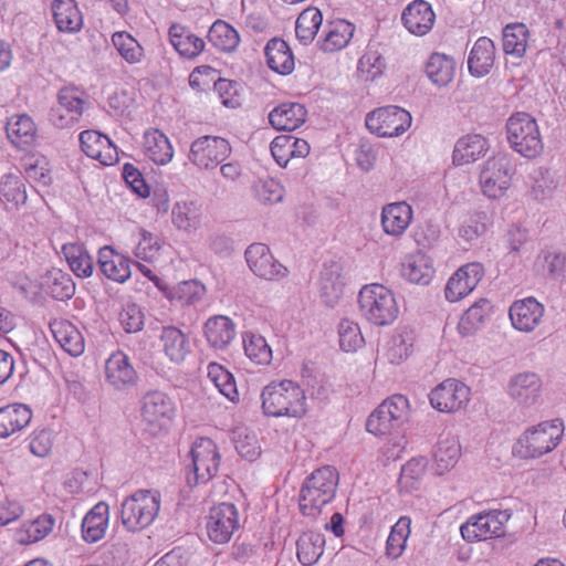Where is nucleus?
Wrapping results in <instances>:
<instances>
[{
	"label": "nucleus",
	"mask_w": 566,
	"mask_h": 566,
	"mask_svg": "<svg viewBox=\"0 0 566 566\" xmlns=\"http://www.w3.org/2000/svg\"><path fill=\"white\" fill-rule=\"evenodd\" d=\"M410 416V402L403 395L385 399L367 418L366 430L376 437L397 432Z\"/></svg>",
	"instance_id": "nucleus-5"
},
{
	"label": "nucleus",
	"mask_w": 566,
	"mask_h": 566,
	"mask_svg": "<svg viewBox=\"0 0 566 566\" xmlns=\"http://www.w3.org/2000/svg\"><path fill=\"white\" fill-rule=\"evenodd\" d=\"M413 219V210L405 201L388 203L381 211V226L385 233L391 237H400L410 226Z\"/></svg>",
	"instance_id": "nucleus-27"
},
{
	"label": "nucleus",
	"mask_w": 566,
	"mask_h": 566,
	"mask_svg": "<svg viewBox=\"0 0 566 566\" xmlns=\"http://www.w3.org/2000/svg\"><path fill=\"white\" fill-rule=\"evenodd\" d=\"M261 408L266 417L301 419L307 413V398L297 382L273 380L261 391Z\"/></svg>",
	"instance_id": "nucleus-1"
},
{
	"label": "nucleus",
	"mask_w": 566,
	"mask_h": 566,
	"mask_svg": "<svg viewBox=\"0 0 566 566\" xmlns=\"http://www.w3.org/2000/svg\"><path fill=\"white\" fill-rule=\"evenodd\" d=\"M488 142L481 135H467L460 138L453 150V163L457 165H468L476 161L485 155Z\"/></svg>",
	"instance_id": "nucleus-43"
},
{
	"label": "nucleus",
	"mask_w": 566,
	"mask_h": 566,
	"mask_svg": "<svg viewBox=\"0 0 566 566\" xmlns=\"http://www.w3.org/2000/svg\"><path fill=\"white\" fill-rule=\"evenodd\" d=\"M54 518L42 514L34 520L23 522L14 531V541L20 545H31L45 538L53 530Z\"/></svg>",
	"instance_id": "nucleus-41"
},
{
	"label": "nucleus",
	"mask_w": 566,
	"mask_h": 566,
	"mask_svg": "<svg viewBox=\"0 0 566 566\" xmlns=\"http://www.w3.org/2000/svg\"><path fill=\"white\" fill-rule=\"evenodd\" d=\"M191 459L198 482L210 481L220 467V453L217 444L209 438H198L191 447Z\"/></svg>",
	"instance_id": "nucleus-17"
},
{
	"label": "nucleus",
	"mask_w": 566,
	"mask_h": 566,
	"mask_svg": "<svg viewBox=\"0 0 566 566\" xmlns=\"http://www.w3.org/2000/svg\"><path fill=\"white\" fill-rule=\"evenodd\" d=\"M97 263L108 280L124 283L130 277V259L109 245L99 249Z\"/></svg>",
	"instance_id": "nucleus-25"
},
{
	"label": "nucleus",
	"mask_w": 566,
	"mask_h": 566,
	"mask_svg": "<svg viewBox=\"0 0 566 566\" xmlns=\"http://www.w3.org/2000/svg\"><path fill=\"white\" fill-rule=\"evenodd\" d=\"M461 458V444L455 437H441L432 454V468L437 474H444L455 467Z\"/></svg>",
	"instance_id": "nucleus-35"
},
{
	"label": "nucleus",
	"mask_w": 566,
	"mask_h": 566,
	"mask_svg": "<svg viewBox=\"0 0 566 566\" xmlns=\"http://www.w3.org/2000/svg\"><path fill=\"white\" fill-rule=\"evenodd\" d=\"M86 108V94L81 88L69 85L59 91L57 106L51 113V122L57 128L75 125Z\"/></svg>",
	"instance_id": "nucleus-15"
},
{
	"label": "nucleus",
	"mask_w": 566,
	"mask_h": 566,
	"mask_svg": "<svg viewBox=\"0 0 566 566\" xmlns=\"http://www.w3.org/2000/svg\"><path fill=\"white\" fill-rule=\"evenodd\" d=\"M169 40L174 49L187 59L197 57L206 46L201 38L179 23H174L169 28Z\"/></svg>",
	"instance_id": "nucleus-40"
},
{
	"label": "nucleus",
	"mask_w": 566,
	"mask_h": 566,
	"mask_svg": "<svg viewBox=\"0 0 566 566\" xmlns=\"http://www.w3.org/2000/svg\"><path fill=\"white\" fill-rule=\"evenodd\" d=\"M411 354L409 345L401 336L391 337L378 350V359L390 365L403 363Z\"/></svg>",
	"instance_id": "nucleus-59"
},
{
	"label": "nucleus",
	"mask_w": 566,
	"mask_h": 566,
	"mask_svg": "<svg viewBox=\"0 0 566 566\" xmlns=\"http://www.w3.org/2000/svg\"><path fill=\"white\" fill-rule=\"evenodd\" d=\"M53 19L61 32L75 33L83 27V15L75 0H54Z\"/></svg>",
	"instance_id": "nucleus-39"
},
{
	"label": "nucleus",
	"mask_w": 566,
	"mask_h": 566,
	"mask_svg": "<svg viewBox=\"0 0 566 566\" xmlns=\"http://www.w3.org/2000/svg\"><path fill=\"white\" fill-rule=\"evenodd\" d=\"M338 332L339 345L344 352L352 353L363 347L365 340L357 323L344 319Z\"/></svg>",
	"instance_id": "nucleus-61"
},
{
	"label": "nucleus",
	"mask_w": 566,
	"mask_h": 566,
	"mask_svg": "<svg viewBox=\"0 0 566 566\" xmlns=\"http://www.w3.org/2000/svg\"><path fill=\"white\" fill-rule=\"evenodd\" d=\"M172 222L182 230L197 228L199 224V210L192 202H178L172 209Z\"/></svg>",
	"instance_id": "nucleus-62"
},
{
	"label": "nucleus",
	"mask_w": 566,
	"mask_h": 566,
	"mask_svg": "<svg viewBox=\"0 0 566 566\" xmlns=\"http://www.w3.org/2000/svg\"><path fill=\"white\" fill-rule=\"evenodd\" d=\"M427 460L422 457L407 461L400 472L399 484L407 491L417 490L426 475Z\"/></svg>",
	"instance_id": "nucleus-58"
},
{
	"label": "nucleus",
	"mask_w": 566,
	"mask_h": 566,
	"mask_svg": "<svg viewBox=\"0 0 566 566\" xmlns=\"http://www.w3.org/2000/svg\"><path fill=\"white\" fill-rule=\"evenodd\" d=\"M411 123V114L396 105L378 107L365 118L367 129L380 138L401 136L410 128Z\"/></svg>",
	"instance_id": "nucleus-10"
},
{
	"label": "nucleus",
	"mask_w": 566,
	"mask_h": 566,
	"mask_svg": "<svg viewBox=\"0 0 566 566\" xmlns=\"http://www.w3.org/2000/svg\"><path fill=\"white\" fill-rule=\"evenodd\" d=\"M62 253L71 269L78 277H90L94 271V262L86 249L80 243H65Z\"/></svg>",
	"instance_id": "nucleus-48"
},
{
	"label": "nucleus",
	"mask_w": 566,
	"mask_h": 566,
	"mask_svg": "<svg viewBox=\"0 0 566 566\" xmlns=\"http://www.w3.org/2000/svg\"><path fill=\"white\" fill-rule=\"evenodd\" d=\"M156 285L170 302L180 306L197 304L206 295V286L196 280L182 281L172 287L161 286L157 280Z\"/></svg>",
	"instance_id": "nucleus-37"
},
{
	"label": "nucleus",
	"mask_w": 566,
	"mask_h": 566,
	"mask_svg": "<svg viewBox=\"0 0 566 566\" xmlns=\"http://www.w3.org/2000/svg\"><path fill=\"white\" fill-rule=\"evenodd\" d=\"M402 274L412 283L428 284L434 274L432 261L422 252L411 253L402 265Z\"/></svg>",
	"instance_id": "nucleus-45"
},
{
	"label": "nucleus",
	"mask_w": 566,
	"mask_h": 566,
	"mask_svg": "<svg viewBox=\"0 0 566 566\" xmlns=\"http://www.w3.org/2000/svg\"><path fill=\"white\" fill-rule=\"evenodd\" d=\"M339 475L334 467L316 469L307 476L300 491L298 506L304 516L316 518L336 495Z\"/></svg>",
	"instance_id": "nucleus-2"
},
{
	"label": "nucleus",
	"mask_w": 566,
	"mask_h": 566,
	"mask_svg": "<svg viewBox=\"0 0 566 566\" xmlns=\"http://www.w3.org/2000/svg\"><path fill=\"white\" fill-rule=\"evenodd\" d=\"M515 167L506 154L490 157L480 172V187L484 196L500 199L506 196L513 186Z\"/></svg>",
	"instance_id": "nucleus-8"
},
{
	"label": "nucleus",
	"mask_w": 566,
	"mask_h": 566,
	"mask_svg": "<svg viewBox=\"0 0 566 566\" xmlns=\"http://www.w3.org/2000/svg\"><path fill=\"white\" fill-rule=\"evenodd\" d=\"M271 154L281 167H286L293 158H305L310 154V145L303 138L292 135L276 136L270 146Z\"/></svg>",
	"instance_id": "nucleus-28"
},
{
	"label": "nucleus",
	"mask_w": 566,
	"mask_h": 566,
	"mask_svg": "<svg viewBox=\"0 0 566 566\" xmlns=\"http://www.w3.org/2000/svg\"><path fill=\"white\" fill-rule=\"evenodd\" d=\"M563 434L562 420L543 421L522 433L513 447V453L521 459L541 458L560 443Z\"/></svg>",
	"instance_id": "nucleus-3"
},
{
	"label": "nucleus",
	"mask_w": 566,
	"mask_h": 566,
	"mask_svg": "<svg viewBox=\"0 0 566 566\" xmlns=\"http://www.w3.org/2000/svg\"><path fill=\"white\" fill-rule=\"evenodd\" d=\"M32 410L23 403H10L0 408V438H9L24 428L32 420Z\"/></svg>",
	"instance_id": "nucleus-32"
},
{
	"label": "nucleus",
	"mask_w": 566,
	"mask_h": 566,
	"mask_svg": "<svg viewBox=\"0 0 566 566\" xmlns=\"http://www.w3.org/2000/svg\"><path fill=\"white\" fill-rule=\"evenodd\" d=\"M105 379L115 389H125L137 382V371L122 350L114 352L104 366Z\"/></svg>",
	"instance_id": "nucleus-21"
},
{
	"label": "nucleus",
	"mask_w": 566,
	"mask_h": 566,
	"mask_svg": "<svg viewBox=\"0 0 566 566\" xmlns=\"http://www.w3.org/2000/svg\"><path fill=\"white\" fill-rule=\"evenodd\" d=\"M143 139L144 155L155 165L165 166L172 160L174 147L163 132L150 128L145 132Z\"/></svg>",
	"instance_id": "nucleus-31"
},
{
	"label": "nucleus",
	"mask_w": 566,
	"mask_h": 566,
	"mask_svg": "<svg viewBox=\"0 0 566 566\" xmlns=\"http://www.w3.org/2000/svg\"><path fill=\"white\" fill-rule=\"evenodd\" d=\"M219 78L220 76L216 69L210 65H200L190 73L189 85L198 92H203L210 88L211 85L214 87Z\"/></svg>",
	"instance_id": "nucleus-64"
},
{
	"label": "nucleus",
	"mask_w": 566,
	"mask_h": 566,
	"mask_svg": "<svg viewBox=\"0 0 566 566\" xmlns=\"http://www.w3.org/2000/svg\"><path fill=\"white\" fill-rule=\"evenodd\" d=\"M543 390V381L534 371H522L513 375L506 386L507 395L521 405L535 403Z\"/></svg>",
	"instance_id": "nucleus-20"
},
{
	"label": "nucleus",
	"mask_w": 566,
	"mask_h": 566,
	"mask_svg": "<svg viewBox=\"0 0 566 566\" xmlns=\"http://www.w3.org/2000/svg\"><path fill=\"white\" fill-rule=\"evenodd\" d=\"M109 506L105 502L95 504L84 516L82 522L83 539L96 543L104 538L108 528Z\"/></svg>",
	"instance_id": "nucleus-33"
},
{
	"label": "nucleus",
	"mask_w": 566,
	"mask_h": 566,
	"mask_svg": "<svg viewBox=\"0 0 566 566\" xmlns=\"http://www.w3.org/2000/svg\"><path fill=\"white\" fill-rule=\"evenodd\" d=\"M470 400V387L454 378L443 380L429 395L431 407L446 413H454L465 409Z\"/></svg>",
	"instance_id": "nucleus-14"
},
{
	"label": "nucleus",
	"mask_w": 566,
	"mask_h": 566,
	"mask_svg": "<svg viewBox=\"0 0 566 566\" xmlns=\"http://www.w3.org/2000/svg\"><path fill=\"white\" fill-rule=\"evenodd\" d=\"M528 44V29L523 23H513L503 30V50L506 54L522 57Z\"/></svg>",
	"instance_id": "nucleus-54"
},
{
	"label": "nucleus",
	"mask_w": 566,
	"mask_h": 566,
	"mask_svg": "<svg viewBox=\"0 0 566 566\" xmlns=\"http://www.w3.org/2000/svg\"><path fill=\"white\" fill-rule=\"evenodd\" d=\"M232 151L228 139L205 135L191 143L188 159L199 169L212 170L223 163Z\"/></svg>",
	"instance_id": "nucleus-13"
},
{
	"label": "nucleus",
	"mask_w": 566,
	"mask_h": 566,
	"mask_svg": "<svg viewBox=\"0 0 566 566\" xmlns=\"http://www.w3.org/2000/svg\"><path fill=\"white\" fill-rule=\"evenodd\" d=\"M50 329L54 339L65 353L73 357H78L84 353V337L72 322L56 318L50 323Z\"/></svg>",
	"instance_id": "nucleus-26"
},
{
	"label": "nucleus",
	"mask_w": 566,
	"mask_h": 566,
	"mask_svg": "<svg viewBox=\"0 0 566 566\" xmlns=\"http://www.w3.org/2000/svg\"><path fill=\"white\" fill-rule=\"evenodd\" d=\"M325 538L319 533L305 532L296 542V556L304 566H313L323 555Z\"/></svg>",
	"instance_id": "nucleus-47"
},
{
	"label": "nucleus",
	"mask_w": 566,
	"mask_h": 566,
	"mask_svg": "<svg viewBox=\"0 0 566 566\" xmlns=\"http://www.w3.org/2000/svg\"><path fill=\"white\" fill-rule=\"evenodd\" d=\"M82 151L103 166H113L118 163V151L114 143L97 130H84L80 134Z\"/></svg>",
	"instance_id": "nucleus-18"
},
{
	"label": "nucleus",
	"mask_w": 566,
	"mask_h": 566,
	"mask_svg": "<svg viewBox=\"0 0 566 566\" xmlns=\"http://www.w3.org/2000/svg\"><path fill=\"white\" fill-rule=\"evenodd\" d=\"M307 111L300 103H282L269 114L270 124L277 130H294L306 119Z\"/></svg>",
	"instance_id": "nucleus-36"
},
{
	"label": "nucleus",
	"mask_w": 566,
	"mask_h": 566,
	"mask_svg": "<svg viewBox=\"0 0 566 566\" xmlns=\"http://www.w3.org/2000/svg\"><path fill=\"white\" fill-rule=\"evenodd\" d=\"M160 249V240L156 234L145 229L139 230L138 241L134 250L137 259L154 262L158 258Z\"/></svg>",
	"instance_id": "nucleus-60"
},
{
	"label": "nucleus",
	"mask_w": 566,
	"mask_h": 566,
	"mask_svg": "<svg viewBox=\"0 0 566 566\" xmlns=\"http://www.w3.org/2000/svg\"><path fill=\"white\" fill-rule=\"evenodd\" d=\"M484 273V266L480 262H469L460 266L447 281L446 300L455 303L469 296L479 285Z\"/></svg>",
	"instance_id": "nucleus-16"
},
{
	"label": "nucleus",
	"mask_w": 566,
	"mask_h": 566,
	"mask_svg": "<svg viewBox=\"0 0 566 566\" xmlns=\"http://www.w3.org/2000/svg\"><path fill=\"white\" fill-rule=\"evenodd\" d=\"M401 20L410 33L424 35L432 29L436 14L427 1L415 0L403 10Z\"/></svg>",
	"instance_id": "nucleus-23"
},
{
	"label": "nucleus",
	"mask_w": 566,
	"mask_h": 566,
	"mask_svg": "<svg viewBox=\"0 0 566 566\" xmlns=\"http://www.w3.org/2000/svg\"><path fill=\"white\" fill-rule=\"evenodd\" d=\"M176 410L175 401L159 390L149 391L142 399V420L153 434L168 429L176 416Z\"/></svg>",
	"instance_id": "nucleus-11"
},
{
	"label": "nucleus",
	"mask_w": 566,
	"mask_h": 566,
	"mask_svg": "<svg viewBox=\"0 0 566 566\" xmlns=\"http://www.w3.org/2000/svg\"><path fill=\"white\" fill-rule=\"evenodd\" d=\"M510 517L511 515L506 511L501 510H488L473 514L461 524V536L467 543L503 537Z\"/></svg>",
	"instance_id": "nucleus-9"
},
{
	"label": "nucleus",
	"mask_w": 566,
	"mask_h": 566,
	"mask_svg": "<svg viewBox=\"0 0 566 566\" xmlns=\"http://www.w3.org/2000/svg\"><path fill=\"white\" fill-rule=\"evenodd\" d=\"M241 527L238 507L230 502L214 504L207 517V535L214 544H227Z\"/></svg>",
	"instance_id": "nucleus-12"
},
{
	"label": "nucleus",
	"mask_w": 566,
	"mask_h": 566,
	"mask_svg": "<svg viewBox=\"0 0 566 566\" xmlns=\"http://www.w3.org/2000/svg\"><path fill=\"white\" fill-rule=\"evenodd\" d=\"M209 42L217 49L231 52L237 49L240 43L238 31L229 23L217 20L208 32Z\"/></svg>",
	"instance_id": "nucleus-55"
},
{
	"label": "nucleus",
	"mask_w": 566,
	"mask_h": 566,
	"mask_svg": "<svg viewBox=\"0 0 566 566\" xmlns=\"http://www.w3.org/2000/svg\"><path fill=\"white\" fill-rule=\"evenodd\" d=\"M160 342L165 355L174 363H181L190 353V344L186 334L177 327H165Z\"/></svg>",
	"instance_id": "nucleus-44"
},
{
	"label": "nucleus",
	"mask_w": 566,
	"mask_h": 566,
	"mask_svg": "<svg viewBox=\"0 0 566 566\" xmlns=\"http://www.w3.org/2000/svg\"><path fill=\"white\" fill-rule=\"evenodd\" d=\"M410 525V517L401 516L391 527L386 543V554L389 558L396 559L403 554L411 533Z\"/></svg>",
	"instance_id": "nucleus-56"
},
{
	"label": "nucleus",
	"mask_w": 566,
	"mask_h": 566,
	"mask_svg": "<svg viewBox=\"0 0 566 566\" xmlns=\"http://www.w3.org/2000/svg\"><path fill=\"white\" fill-rule=\"evenodd\" d=\"M361 315L376 326L392 324L399 316V306L391 290L382 284L365 285L358 294Z\"/></svg>",
	"instance_id": "nucleus-4"
},
{
	"label": "nucleus",
	"mask_w": 566,
	"mask_h": 566,
	"mask_svg": "<svg viewBox=\"0 0 566 566\" xmlns=\"http://www.w3.org/2000/svg\"><path fill=\"white\" fill-rule=\"evenodd\" d=\"M245 259L251 271L260 277L274 280L286 274L287 270L274 260L264 243H253L245 251Z\"/></svg>",
	"instance_id": "nucleus-19"
},
{
	"label": "nucleus",
	"mask_w": 566,
	"mask_h": 566,
	"mask_svg": "<svg viewBox=\"0 0 566 566\" xmlns=\"http://www.w3.org/2000/svg\"><path fill=\"white\" fill-rule=\"evenodd\" d=\"M494 61L495 46L493 41L485 36L479 38L469 55V71L474 76H484L493 67Z\"/></svg>",
	"instance_id": "nucleus-38"
},
{
	"label": "nucleus",
	"mask_w": 566,
	"mask_h": 566,
	"mask_svg": "<svg viewBox=\"0 0 566 566\" xmlns=\"http://www.w3.org/2000/svg\"><path fill=\"white\" fill-rule=\"evenodd\" d=\"M510 319L515 329L533 332L542 322L544 306L534 297L515 301L509 311Z\"/></svg>",
	"instance_id": "nucleus-22"
},
{
	"label": "nucleus",
	"mask_w": 566,
	"mask_h": 566,
	"mask_svg": "<svg viewBox=\"0 0 566 566\" xmlns=\"http://www.w3.org/2000/svg\"><path fill=\"white\" fill-rule=\"evenodd\" d=\"M323 23V14L315 7L304 9L296 19V39L304 45L311 44Z\"/></svg>",
	"instance_id": "nucleus-49"
},
{
	"label": "nucleus",
	"mask_w": 566,
	"mask_h": 566,
	"mask_svg": "<svg viewBox=\"0 0 566 566\" xmlns=\"http://www.w3.org/2000/svg\"><path fill=\"white\" fill-rule=\"evenodd\" d=\"M269 67L281 75H289L294 71L295 59L289 44L279 38L271 39L264 49Z\"/></svg>",
	"instance_id": "nucleus-34"
},
{
	"label": "nucleus",
	"mask_w": 566,
	"mask_h": 566,
	"mask_svg": "<svg viewBox=\"0 0 566 566\" xmlns=\"http://www.w3.org/2000/svg\"><path fill=\"white\" fill-rule=\"evenodd\" d=\"M112 43L119 56L128 64H138L145 57L142 44L126 31L115 32L112 35Z\"/></svg>",
	"instance_id": "nucleus-53"
},
{
	"label": "nucleus",
	"mask_w": 566,
	"mask_h": 566,
	"mask_svg": "<svg viewBox=\"0 0 566 566\" xmlns=\"http://www.w3.org/2000/svg\"><path fill=\"white\" fill-rule=\"evenodd\" d=\"M355 33V25L347 20L336 19L327 22L321 40L319 49L325 53H334L345 49Z\"/></svg>",
	"instance_id": "nucleus-24"
},
{
	"label": "nucleus",
	"mask_w": 566,
	"mask_h": 566,
	"mask_svg": "<svg viewBox=\"0 0 566 566\" xmlns=\"http://www.w3.org/2000/svg\"><path fill=\"white\" fill-rule=\"evenodd\" d=\"M493 305L488 298L475 301L460 317L458 332L462 336H469L479 331L491 317Z\"/></svg>",
	"instance_id": "nucleus-42"
},
{
	"label": "nucleus",
	"mask_w": 566,
	"mask_h": 566,
	"mask_svg": "<svg viewBox=\"0 0 566 566\" xmlns=\"http://www.w3.org/2000/svg\"><path fill=\"white\" fill-rule=\"evenodd\" d=\"M0 199L8 209H19L28 199L25 184L19 176L6 175L0 184Z\"/></svg>",
	"instance_id": "nucleus-50"
},
{
	"label": "nucleus",
	"mask_w": 566,
	"mask_h": 566,
	"mask_svg": "<svg viewBox=\"0 0 566 566\" xmlns=\"http://www.w3.org/2000/svg\"><path fill=\"white\" fill-rule=\"evenodd\" d=\"M455 69L452 57L442 53H433L427 62L426 73L433 84L447 86L453 81Z\"/></svg>",
	"instance_id": "nucleus-46"
},
{
	"label": "nucleus",
	"mask_w": 566,
	"mask_h": 566,
	"mask_svg": "<svg viewBox=\"0 0 566 566\" xmlns=\"http://www.w3.org/2000/svg\"><path fill=\"white\" fill-rule=\"evenodd\" d=\"M386 71V61L381 53L368 46L357 63L358 76L365 82H374L381 77Z\"/></svg>",
	"instance_id": "nucleus-51"
},
{
	"label": "nucleus",
	"mask_w": 566,
	"mask_h": 566,
	"mask_svg": "<svg viewBox=\"0 0 566 566\" xmlns=\"http://www.w3.org/2000/svg\"><path fill=\"white\" fill-rule=\"evenodd\" d=\"M486 216L478 212L469 216L461 223L458 235L463 241L471 243L486 231Z\"/></svg>",
	"instance_id": "nucleus-63"
},
{
	"label": "nucleus",
	"mask_w": 566,
	"mask_h": 566,
	"mask_svg": "<svg viewBox=\"0 0 566 566\" xmlns=\"http://www.w3.org/2000/svg\"><path fill=\"white\" fill-rule=\"evenodd\" d=\"M208 344L216 349H226L235 338L237 329L233 321L226 315H214L203 326Z\"/></svg>",
	"instance_id": "nucleus-30"
},
{
	"label": "nucleus",
	"mask_w": 566,
	"mask_h": 566,
	"mask_svg": "<svg viewBox=\"0 0 566 566\" xmlns=\"http://www.w3.org/2000/svg\"><path fill=\"white\" fill-rule=\"evenodd\" d=\"M207 376L221 395L232 402L239 400V390L233 375L222 365L210 363L207 367Z\"/></svg>",
	"instance_id": "nucleus-52"
},
{
	"label": "nucleus",
	"mask_w": 566,
	"mask_h": 566,
	"mask_svg": "<svg viewBox=\"0 0 566 566\" xmlns=\"http://www.w3.org/2000/svg\"><path fill=\"white\" fill-rule=\"evenodd\" d=\"M160 511V494L150 490H138L122 503L120 520L130 532L149 526Z\"/></svg>",
	"instance_id": "nucleus-6"
},
{
	"label": "nucleus",
	"mask_w": 566,
	"mask_h": 566,
	"mask_svg": "<svg viewBox=\"0 0 566 566\" xmlns=\"http://www.w3.org/2000/svg\"><path fill=\"white\" fill-rule=\"evenodd\" d=\"M242 339L244 353L251 361L258 365H269L271 363L272 349L262 335L247 332Z\"/></svg>",
	"instance_id": "nucleus-57"
},
{
	"label": "nucleus",
	"mask_w": 566,
	"mask_h": 566,
	"mask_svg": "<svg viewBox=\"0 0 566 566\" xmlns=\"http://www.w3.org/2000/svg\"><path fill=\"white\" fill-rule=\"evenodd\" d=\"M6 133L12 145L20 149H27L35 144L38 127L31 116L18 114L8 119Z\"/></svg>",
	"instance_id": "nucleus-29"
},
{
	"label": "nucleus",
	"mask_w": 566,
	"mask_h": 566,
	"mask_svg": "<svg viewBox=\"0 0 566 566\" xmlns=\"http://www.w3.org/2000/svg\"><path fill=\"white\" fill-rule=\"evenodd\" d=\"M507 140L511 147L526 158H536L543 151L544 145L535 118L530 114L518 112L506 123Z\"/></svg>",
	"instance_id": "nucleus-7"
}]
</instances>
